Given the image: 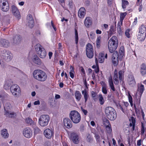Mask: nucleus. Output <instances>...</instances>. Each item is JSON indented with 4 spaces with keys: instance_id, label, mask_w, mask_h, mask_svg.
Segmentation results:
<instances>
[{
    "instance_id": "59",
    "label": "nucleus",
    "mask_w": 146,
    "mask_h": 146,
    "mask_svg": "<svg viewBox=\"0 0 146 146\" xmlns=\"http://www.w3.org/2000/svg\"><path fill=\"white\" fill-rule=\"evenodd\" d=\"M115 30L114 27L113 26H111L110 27V31L114 33L115 32Z\"/></svg>"
},
{
    "instance_id": "37",
    "label": "nucleus",
    "mask_w": 146,
    "mask_h": 146,
    "mask_svg": "<svg viewBox=\"0 0 146 146\" xmlns=\"http://www.w3.org/2000/svg\"><path fill=\"white\" fill-rule=\"evenodd\" d=\"M98 98L100 104L101 105H103L105 102V100L102 95L101 94H99Z\"/></svg>"
},
{
    "instance_id": "61",
    "label": "nucleus",
    "mask_w": 146,
    "mask_h": 146,
    "mask_svg": "<svg viewBox=\"0 0 146 146\" xmlns=\"http://www.w3.org/2000/svg\"><path fill=\"white\" fill-rule=\"evenodd\" d=\"M131 122L132 124H135V118L133 117H131Z\"/></svg>"
},
{
    "instance_id": "31",
    "label": "nucleus",
    "mask_w": 146,
    "mask_h": 146,
    "mask_svg": "<svg viewBox=\"0 0 146 146\" xmlns=\"http://www.w3.org/2000/svg\"><path fill=\"white\" fill-rule=\"evenodd\" d=\"M1 134L2 136L4 138H8L9 137V133L7 130L6 129H4L1 131Z\"/></svg>"
},
{
    "instance_id": "17",
    "label": "nucleus",
    "mask_w": 146,
    "mask_h": 146,
    "mask_svg": "<svg viewBox=\"0 0 146 146\" xmlns=\"http://www.w3.org/2000/svg\"><path fill=\"white\" fill-rule=\"evenodd\" d=\"M70 137L73 142L76 144H78L79 142L78 135L76 133H71Z\"/></svg>"
},
{
    "instance_id": "20",
    "label": "nucleus",
    "mask_w": 146,
    "mask_h": 146,
    "mask_svg": "<svg viewBox=\"0 0 146 146\" xmlns=\"http://www.w3.org/2000/svg\"><path fill=\"white\" fill-rule=\"evenodd\" d=\"M22 37L20 35H17L13 36V43L14 45H18L20 43Z\"/></svg>"
},
{
    "instance_id": "12",
    "label": "nucleus",
    "mask_w": 146,
    "mask_h": 146,
    "mask_svg": "<svg viewBox=\"0 0 146 146\" xmlns=\"http://www.w3.org/2000/svg\"><path fill=\"white\" fill-rule=\"evenodd\" d=\"M118 59H119L118 53L117 51H115L113 54L112 56V62L114 66H116L118 63Z\"/></svg>"
},
{
    "instance_id": "64",
    "label": "nucleus",
    "mask_w": 146,
    "mask_h": 146,
    "mask_svg": "<svg viewBox=\"0 0 146 146\" xmlns=\"http://www.w3.org/2000/svg\"><path fill=\"white\" fill-rule=\"evenodd\" d=\"M141 140H138L137 141V146H139L141 144Z\"/></svg>"
},
{
    "instance_id": "63",
    "label": "nucleus",
    "mask_w": 146,
    "mask_h": 146,
    "mask_svg": "<svg viewBox=\"0 0 146 146\" xmlns=\"http://www.w3.org/2000/svg\"><path fill=\"white\" fill-rule=\"evenodd\" d=\"M128 99L129 100V102L132 101V96L130 95L129 93L128 94Z\"/></svg>"
},
{
    "instance_id": "53",
    "label": "nucleus",
    "mask_w": 146,
    "mask_h": 146,
    "mask_svg": "<svg viewBox=\"0 0 146 146\" xmlns=\"http://www.w3.org/2000/svg\"><path fill=\"white\" fill-rule=\"evenodd\" d=\"M145 131V129L144 127L143 124L142 123L141 125V134L143 135Z\"/></svg>"
},
{
    "instance_id": "55",
    "label": "nucleus",
    "mask_w": 146,
    "mask_h": 146,
    "mask_svg": "<svg viewBox=\"0 0 146 146\" xmlns=\"http://www.w3.org/2000/svg\"><path fill=\"white\" fill-rule=\"evenodd\" d=\"M81 110L85 115H86L87 114L88 112L87 110L84 109L82 107H81Z\"/></svg>"
},
{
    "instance_id": "49",
    "label": "nucleus",
    "mask_w": 146,
    "mask_h": 146,
    "mask_svg": "<svg viewBox=\"0 0 146 146\" xmlns=\"http://www.w3.org/2000/svg\"><path fill=\"white\" fill-rule=\"evenodd\" d=\"M119 79L120 82L122 80V76L123 74V72L122 70H120L119 71Z\"/></svg>"
},
{
    "instance_id": "56",
    "label": "nucleus",
    "mask_w": 146,
    "mask_h": 146,
    "mask_svg": "<svg viewBox=\"0 0 146 146\" xmlns=\"http://www.w3.org/2000/svg\"><path fill=\"white\" fill-rule=\"evenodd\" d=\"M65 0H58L61 6L63 7H64L65 6Z\"/></svg>"
},
{
    "instance_id": "7",
    "label": "nucleus",
    "mask_w": 146,
    "mask_h": 146,
    "mask_svg": "<svg viewBox=\"0 0 146 146\" xmlns=\"http://www.w3.org/2000/svg\"><path fill=\"white\" fill-rule=\"evenodd\" d=\"M139 29L138 38L141 39L140 40L143 41L146 37V28L144 25H142L139 28Z\"/></svg>"
},
{
    "instance_id": "51",
    "label": "nucleus",
    "mask_w": 146,
    "mask_h": 146,
    "mask_svg": "<svg viewBox=\"0 0 146 146\" xmlns=\"http://www.w3.org/2000/svg\"><path fill=\"white\" fill-rule=\"evenodd\" d=\"M140 98L137 99L134 101V104L136 105L137 106L140 105Z\"/></svg>"
},
{
    "instance_id": "34",
    "label": "nucleus",
    "mask_w": 146,
    "mask_h": 146,
    "mask_svg": "<svg viewBox=\"0 0 146 146\" xmlns=\"http://www.w3.org/2000/svg\"><path fill=\"white\" fill-rule=\"evenodd\" d=\"M109 84L111 89L113 91H115V89L114 87L113 80L111 77L109 79Z\"/></svg>"
},
{
    "instance_id": "40",
    "label": "nucleus",
    "mask_w": 146,
    "mask_h": 146,
    "mask_svg": "<svg viewBox=\"0 0 146 146\" xmlns=\"http://www.w3.org/2000/svg\"><path fill=\"white\" fill-rule=\"evenodd\" d=\"M127 15V13L126 12L122 13H120V22H123V21L125 17V16Z\"/></svg>"
},
{
    "instance_id": "36",
    "label": "nucleus",
    "mask_w": 146,
    "mask_h": 146,
    "mask_svg": "<svg viewBox=\"0 0 146 146\" xmlns=\"http://www.w3.org/2000/svg\"><path fill=\"white\" fill-rule=\"evenodd\" d=\"M102 82L103 83L102 85V91L103 94H106L107 93V86L105 83L102 81Z\"/></svg>"
},
{
    "instance_id": "45",
    "label": "nucleus",
    "mask_w": 146,
    "mask_h": 146,
    "mask_svg": "<svg viewBox=\"0 0 146 146\" xmlns=\"http://www.w3.org/2000/svg\"><path fill=\"white\" fill-rule=\"evenodd\" d=\"M106 129L107 132L110 134L112 131V129L111 125L110 126L109 125H107L106 126Z\"/></svg>"
},
{
    "instance_id": "46",
    "label": "nucleus",
    "mask_w": 146,
    "mask_h": 146,
    "mask_svg": "<svg viewBox=\"0 0 146 146\" xmlns=\"http://www.w3.org/2000/svg\"><path fill=\"white\" fill-rule=\"evenodd\" d=\"M35 134H38L40 133L41 131L36 126L34 127V128Z\"/></svg>"
},
{
    "instance_id": "27",
    "label": "nucleus",
    "mask_w": 146,
    "mask_h": 146,
    "mask_svg": "<svg viewBox=\"0 0 146 146\" xmlns=\"http://www.w3.org/2000/svg\"><path fill=\"white\" fill-rule=\"evenodd\" d=\"M140 72L142 76L146 74V65L144 63H143L140 66Z\"/></svg>"
},
{
    "instance_id": "15",
    "label": "nucleus",
    "mask_w": 146,
    "mask_h": 146,
    "mask_svg": "<svg viewBox=\"0 0 146 146\" xmlns=\"http://www.w3.org/2000/svg\"><path fill=\"white\" fill-rule=\"evenodd\" d=\"M32 131L29 128H25L23 131V134L25 137L27 138H30L32 135Z\"/></svg>"
},
{
    "instance_id": "60",
    "label": "nucleus",
    "mask_w": 146,
    "mask_h": 146,
    "mask_svg": "<svg viewBox=\"0 0 146 146\" xmlns=\"http://www.w3.org/2000/svg\"><path fill=\"white\" fill-rule=\"evenodd\" d=\"M125 107V108L127 109V107L129 105V104L127 102H124V104L123 105Z\"/></svg>"
},
{
    "instance_id": "39",
    "label": "nucleus",
    "mask_w": 146,
    "mask_h": 146,
    "mask_svg": "<svg viewBox=\"0 0 146 146\" xmlns=\"http://www.w3.org/2000/svg\"><path fill=\"white\" fill-rule=\"evenodd\" d=\"M101 37L100 36L98 37L96 40V47L97 48H99L101 46Z\"/></svg>"
},
{
    "instance_id": "41",
    "label": "nucleus",
    "mask_w": 146,
    "mask_h": 146,
    "mask_svg": "<svg viewBox=\"0 0 146 146\" xmlns=\"http://www.w3.org/2000/svg\"><path fill=\"white\" fill-rule=\"evenodd\" d=\"M91 96L93 100L95 101H96L97 99V94L94 92L92 91L91 92Z\"/></svg>"
},
{
    "instance_id": "32",
    "label": "nucleus",
    "mask_w": 146,
    "mask_h": 146,
    "mask_svg": "<svg viewBox=\"0 0 146 146\" xmlns=\"http://www.w3.org/2000/svg\"><path fill=\"white\" fill-rule=\"evenodd\" d=\"M104 52L100 53L99 56L98 61L100 63H102L104 62Z\"/></svg>"
},
{
    "instance_id": "16",
    "label": "nucleus",
    "mask_w": 146,
    "mask_h": 146,
    "mask_svg": "<svg viewBox=\"0 0 146 146\" xmlns=\"http://www.w3.org/2000/svg\"><path fill=\"white\" fill-rule=\"evenodd\" d=\"M44 134L46 137L50 139L54 135V130L49 129H46L44 131Z\"/></svg>"
},
{
    "instance_id": "23",
    "label": "nucleus",
    "mask_w": 146,
    "mask_h": 146,
    "mask_svg": "<svg viewBox=\"0 0 146 146\" xmlns=\"http://www.w3.org/2000/svg\"><path fill=\"white\" fill-rule=\"evenodd\" d=\"M128 83L131 86L133 87L135 85L136 82L133 75H130L129 76Z\"/></svg>"
},
{
    "instance_id": "58",
    "label": "nucleus",
    "mask_w": 146,
    "mask_h": 146,
    "mask_svg": "<svg viewBox=\"0 0 146 146\" xmlns=\"http://www.w3.org/2000/svg\"><path fill=\"white\" fill-rule=\"evenodd\" d=\"M95 137L96 140L97 141H100V135L98 134H95Z\"/></svg>"
},
{
    "instance_id": "44",
    "label": "nucleus",
    "mask_w": 146,
    "mask_h": 146,
    "mask_svg": "<svg viewBox=\"0 0 146 146\" xmlns=\"http://www.w3.org/2000/svg\"><path fill=\"white\" fill-rule=\"evenodd\" d=\"M75 42L76 44H77L78 42V31L76 29H75Z\"/></svg>"
},
{
    "instance_id": "5",
    "label": "nucleus",
    "mask_w": 146,
    "mask_h": 146,
    "mask_svg": "<svg viewBox=\"0 0 146 146\" xmlns=\"http://www.w3.org/2000/svg\"><path fill=\"white\" fill-rule=\"evenodd\" d=\"M35 51L38 55L41 58H44L46 55L45 49L39 44H37L35 46Z\"/></svg>"
},
{
    "instance_id": "30",
    "label": "nucleus",
    "mask_w": 146,
    "mask_h": 146,
    "mask_svg": "<svg viewBox=\"0 0 146 146\" xmlns=\"http://www.w3.org/2000/svg\"><path fill=\"white\" fill-rule=\"evenodd\" d=\"M124 54V47L121 46L120 47L119 50L118 54V56L119 57V59H121L123 57Z\"/></svg>"
},
{
    "instance_id": "1",
    "label": "nucleus",
    "mask_w": 146,
    "mask_h": 146,
    "mask_svg": "<svg viewBox=\"0 0 146 146\" xmlns=\"http://www.w3.org/2000/svg\"><path fill=\"white\" fill-rule=\"evenodd\" d=\"M33 76L35 79L40 82H44L47 78V76L45 72L40 70H35L33 73Z\"/></svg>"
},
{
    "instance_id": "35",
    "label": "nucleus",
    "mask_w": 146,
    "mask_h": 146,
    "mask_svg": "<svg viewBox=\"0 0 146 146\" xmlns=\"http://www.w3.org/2000/svg\"><path fill=\"white\" fill-rule=\"evenodd\" d=\"M27 123L29 125L33 126L35 125V122L30 118L28 117L26 119Z\"/></svg>"
},
{
    "instance_id": "19",
    "label": "nucleus",
    "mask_w": 146,
    "mask_h": 146,
    "mask_svg": "<svg viewBox=\"0 0 146 146\" xmlns=\"http://www.w3.org/2000/svg\"><path fill=\"white\" fill-rule=\"evenodd\" d=\"M63 123L64 125L67 128L69 129L72 127V123L70 120L68 118H66L63 120Z\"/></svg>"
},
{
    "instance_id": "43",
    "label": "nucleus",
    "mask_w": 146,
    "mask_h": 146,
    "mask_svg": "<svg viewBox=\"0 0 146 146\" xmlns=\"http://www.w3.org/2000/svg\"><path fill=\"white\" fill-rule=\"evenodd\" d=\"M129 4L128 2L126 0H123L122 1V8L125 9L126 7V6Z\"/></svg>"
},
{
    "instance_id": "21",
    "label": "nucleus",
    "mask_w": 146,
    "mask_h": 146,
    "mask_svg": "<svg viewBox=\"0 0 146 146\" xmlns=\"http://www.w3.org/2000/svg\"><path fill=\"white\" fill-rule=\"evenodd\" d=\"M31 58L33 62L34 63L38 65H41V61L36 54H34L33 55Z\"/></svg>"
},
{
    "instance_id": "26",
    "label": "nucleus",
    "mask_w": 146,
    "mask_h": 146,
    "mask_svg": "<svg viewBox=\"0 0 146 146\" xmlns=\"http://www.w3.org/2000/svg\"><path fill=\"white\" fill-rule=\"evenodd\" d=\"M92 24V19L90 17H87L85 20L84 24L87 27H89Z\"/></svg>"
},
{
    "instance_id": "11",
    "label": "nucleus",
    "mask_w": 146,
    "mask_h": 146,
    "mask_svg": "<svg viewBox=\"0 0 146 146\" xmlns=\"http://www.w3.org/2000/svg\"><path fill=\"white\" fill-rule=\"evenodd\" d=\"M0 5L1 10L3 11L6 12L9 10V4L7 0H0Z\"/></svg>"
},
{
    "instance_id": "24",
    "label": "nucleus",
    "mask_w": 146,
    "mask_h": 146,
    "mask_svg": "<svg viewBox=\"0 0 146 146\" xmlns=\"http://www.w3.org/2000/svg\"><path fill=\"white\" fill-rule=\"evenodd\" d=\"M86 14V10L83 7H81L78 11V17L81 18H83Z\"/></svg>"
},
{
    "instance_id": "13",
    "label": "nucleus",
    "mask_w": 146,
    "mask_h": 146,
    "mask_svg": "<svg viewBox=\"0 0 146 146\" xmlns=\"http://www.w3.org/2000/svg\"><path fill=\"white\" fill-rule=\"evenodd\" d=\"M27 20L26 25L31 28H32L34 25V22L32 15L31 14L29 15L27 17Z\"/></svg>"
},
{
    "instance_id": "9",
    "label": "nucleus",
    "mask_w": 146,
    "mask_h": 146,
    "mask_svg": "<svg viewBox=\"0 0 146 146\" xmlns=\"http://www.w3.org/2000/svg\"><path fill=\"white\" fill-rule=\"evenodd\" d=\"M10 90L13 95L16 97L19 96L21 92L19 87L16 84L12 85L10 87Z\"/></svg>"
},
{
    "instance_id": "8",
    "label": "nucleus",
    "mask_w": 146,
    "mask_h": 146,
    "mask_svg": "<svg viewBox=\"0 0 146 146\" xmlns=\"http://www.w3.org/2000/svg\"><path fill=\"white\" fill-rule=\"evenodd\" d=\"M3 58L7 62L10 61L12 58V55L11 53L8 50H3L1 51Z\"/></svg>"
},
{
    "instance_id": "3",
    "label": "nucleus",
    "mask_w": 146,
    "mask_h": 146,
    "mask_svg": "<svg viewBox=\"0 0 146 146\" xmlns=\"http://www.w3.org/2000/svg\"><path fill=\"white\" fill-rule=\"evenodd\" d=\"M105 113L108 118L110 120L113 121L117 117V114L115 110L111 107H106Z\"/></svg>"
},
{
    "instance_id": "38",
    "label": "nucleus",
    "mask_w": 146,
    "mask_h": 146,
    "mask_svg": "<svg viewBox=\"0 0 146 146\" xmlns=\"http://www.w3.org/2000/svg\"><path fill=\"white\" fill-rule=\"evenodd\" d=\"M117 107L122 111L123 113H124L126 111V109L125 108L123 105H122L120 104H118L117 105Z\"/></svg>"
},
{
    "instance_id": "48",
    "label": "nucleus",
    "mask_w": 146,
    "mask_h": 146,
    "mask_svg": "<svg viewBox=\"0 0 146 146\" xmlns=\"http://www.w3.org/2000/svg\"><path fill=\"white\" fill-rule=\"evenodd\" d=\"M84 96L85 99V103L86 104L87 101L88 99V98L89 96L88 93L87 92H85L84 94Z\"/></svg>"
},
{
    "instance_id": "10",
    "label": "nucleus",
    "mask_w": 146,
    "mask_h": 146,
    "mask_svg": "<svg viewBox=\"0 0 146 146\" xmlns=\"http://www.w3.org/2000/svg\"><path fill=\"white\" fill-rule=\"evenodd\" d=\"M86 53L87 57L92 58L94 56V50L92 45L90 43H88L86 45Z\"/></svg>"
},
{
    "instance_id": "42",
    "label": "nucleus",
    "mask_w": 146,
    "mask_h": 146,
    "mask_svg": "<svg viewBox=\"0 0 146 146\" xmlns=\"http://www.w3.org/2000/svg\"><path fill=\"white\" fill-rule=\"evenodd\" d=\"M144 90V86L142 84H141L140 87H138V91L139 92L141 95L142 94Z\"/></svg>"
},
{
    "instance_id": "57",
    "label": "nucleus",
    "mask_w": 146,
    "mask_h": 146,
    "mask_svg": "<svg viewBox=\"0 0 146 146\" xmlns=\"http://www.w3.org/2000/svg\"><path fill=\"white\" fill-rule=\"evenodd\" d=\"M86 139L88 142H90L92 140V138L90 134H88L87 136Z\"/></svg>"
},
{
    "instance_id": "62",
    "label": "nucleus",
    "mask_w": 146,
    "mask_h": 146,
    "mask_svg": "<svg viewBox=\"0 0 146 146\" xmlns=\"http://www.w3.org/2000/svg\"><path fill=\"white\" fill-rule=\"evenodd\" d=\"M95 71L96 73H97L99 71V68L98 66H97V67L95 68Z\"/></svg>"
},
{
    "instance_id": "25",
    "label": "nucleus",
    "mask_w": 146,
    "mask_h": 146,
    "mask_svg": "<svg viewBox=\"0 0 146 146\" xmlns=\"http://www.w3.org/2000/svg\"><path fill=\"white\" fill-rule=\"evenodd\" d=\"M4 115L7 117L11 118H14L16 116V113L11 110L6 112H4Z\"/></svg>"
},
{
    "instance_id": "4",
    "label": "nucleus",
    "mask_w": 146,
    "mask_h": 146,
    "mask_svg": "<svg viewBox=\"0 0 146 146\" xmlns=\"http://www.w3.org/2000/svg\"><path fill=\"white\" fill-rule=\"evenodd\" d=\"M69 117L74 123H78L81 121V117L80 113L76 110L71 111L69 114Z\"/></svg>"
},
{
    "instance_id": "14",
    "label": "nucleus",
    "mask_w": 146,
    "mask_h": 146,
    "mask_svg": "<svg viewBox=\"0 0 146 146\" xmlns=\"http://www.w3.org/2000/svg\"><path fill=\"white\" fill-rule=\"evenodd\" d=\"M11 11L14 15L19 20L20 19L21 15L19 11L16 6L13 5L11 6Z\"/></svg>"
},
{
    "instance_id": "6",
    "label": "nucleus",
    "mask_w": 146,
    "mask_h": 146,
    "mask_svg": "<svg viewBox=\"0 0 146 146\" xmlns=\"http://www.w3.org/2000/svg\"><path fill=\"white\" fill-rule=\"evenodd\" d=\"M50 120V117L47 115H41L38 119L39 124L42 127H44L47 126Z\"/></svg>"
},
{
    "instance_id": "28",
    "label": "nucleus",
    "mask_w": 146,
    "mask_h": 146,
    "mask_svg": "<svg viewBox=\"0 0 146 146\" xmlns=\"http://www.w3.org/2000/svg\"><path fill=\"white\" fill-rule=\"evenodd\" d=\"M4 112H6L11 110L12 109L11 106L9 102L6 103L4 105Z\"/></svg>"
},
{
    "instance_id": "2",
    "label": "nucleus",
    "mask_w": 146,
    "mask_h": 146,
    "mask_svg": "<svg viewBox=\"0 0 146 146\" xmlns=\"http://www.w3.org/2000/svg\"><path fill=\"white\" fill-rule=\"evenodd\" d=\"M118 45V41L117 37L113 36L109 40L108 44L109 52H113L117 49Z\"/></svg>"
},
{
    "instance_id": "47",
    "label": "nucleus",
    "mask_w": 146,
    "mask_h": 146,
    "mask_svg": "<svg viewBox=\"0 0 146 146\" xmlns=\"http://www.w3.org/2000/svg\"><path fill=\"white\" fill-rule=\"evenodd\" d=\"M87 34L90 39H92L94 38L95 34L93 32H90V36H89L88 33V32H87Z\"/></svg>"
},
{
    "instance_id": "18",
    "label": "nucleus",
    "mask_w": 146,
    "mask_h": 146,
    "mask_svg": "<svg viewBox=\"0 0 146 146\" xmlns=\"http://www.w3.org/2000/svg\"><path fill=\"white\" fill-rule=\"evenodd\" d=\"M10 45V42L8 40L5 39H0V46L1 47L7 48Z\"/></svg>"
},
{
    "instance_id": "33",
    "label": "nucleus",
    "mask_w": 146,
    "mask_h": 146,
    "mask_svg": "<svg viewBox=\"0 0 146 146\" xmlns=\"http://www.w3.org/2000/svg\"><path fill=\"white\" fill-rule=\"evenodd\" d=\"M75 96L76 99L78 101H79L82 97V95L78 91H76L75 93Z\"/></svg>"
},
{
    "instance_id": "54",
    "label": "nucleus",
    "mask_w": 146,
    "mask_h": 146,
    "mask_svg": "<svg viewBox=\"0 0 146 146\" xmlns=\"http://www.w3.org/2000/svg\"><path fill=\"white\" fill-rule=\"evenodd\" d=\"M123 22H120V23L119 22L118 23L117 26V29L118 30L121 31V26L122 25Z\"/></svg>"
},
{
    "instance_id": "52",
    "label": "nucleus",
    "mask_w": 146,
    "mask_h": 146,
    "mask_svg": "<svg viewBox=\"0 0 146 146\" xmlns=\"http://www.w3.org/2000/svg\"><path fill=\"white\" fill-rule=\"evenodd\" d=\"M68 6L69 8L71 9L73 7V4L72 0H69Z\"/></svg>"
},
{
    "instance_id": "29",
    "label": "nucleus",
    "mask_w": 146,
    "mask_h": 146,
    "mask_svg": "<svg viewBox=\"0 0 146 146\" xmlns=\"http://www.w3.org/2000/svg\"><path fill=\"white\" fill-rule=\"evenodd\" d=\"M114 76L113 77V80H114V83L115 84L117 85L119 84V80H118V75L117 71V70L115 69L114 71Z\"/></svg>"
},
{
    "instance_id": "50",
    "label": "nucleus",
    "mask_w": 146,
    "mask_h": 146,
    "mask_svg": "<svg viewBox=\"0 0 146 146\" xmlns=\"http://www.w3.org/2000/svg\"><path fill=\"white\" fill-rule=\"evenodd\" d=\"M130 29H127L125 32V35L128 38H129L131 36L129 34Z\"/></svg>"
},
{
    "instance_id": "22",
    "label": "nucleus",
    "mask_w": 146,
    "mask_h": 146,
    "mask_svg": "<svg viewBox=\"0 0 146 146\" xmlns=\"http://www.w3.org/2000/svg\"><path fill=\"white\" fill-rule=\"evenodd\" d=\"M13 84V82L11 80H7L5 82L4 85V88L5 90H9Z\"/></svg>"
}]
</instances>
